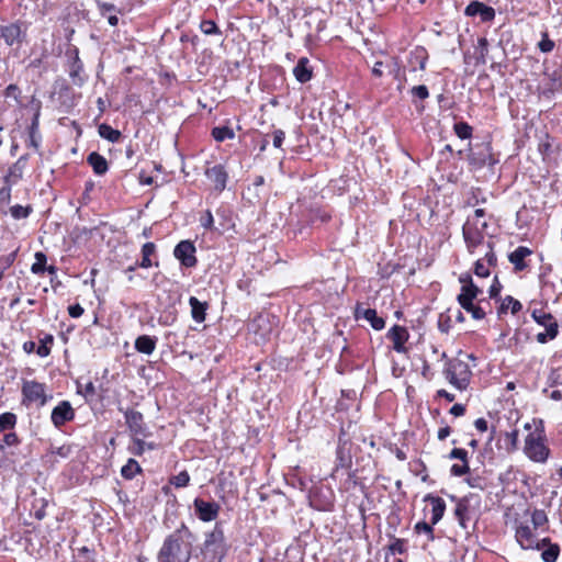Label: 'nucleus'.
Returning <instances> with one entry per match:
<instances>
[{"label": "nucleus", "instance_id": "e2e57ef3", "mask_svg": "<svg viewBox=\"0 0 562 562\" xmlns=\"http://www.w3.org/2000/svg\"><path fill=\"white\" fill-rule=\"evenodd\" d=\"M502 290V284L497 280V278L494 279L493 284L490 286L488 293L491 297H496L499 295Z\"/></svg>", "mask_w": 562, "mask_h": 562}, {"label": "nucleus", "instance_id": "5fc2aeb1", "mask_svg": "<svg viewBox=\"0 0 562 562\" xmlns=\"http://www.w3.org/2000/svg\"><path fill=\"white\" fill-rule=\"evenodd\" d=\"M487 247H488V251L485 254V257L483 258V262L487 263V266H495L496 265V261H497V258H496V255L493 250V244L492 243H487Z\"/></svg>", "mask_w": 562, "mask_h": 562}, {"label": "nucleus", "instance_id": "4d7b16f0", "mask_svg": "<svg viewBox=\"0 0 562 562\" xmlns=\"http://www.w3.org/2000/svg\"><path fill=\"white\" fill-rule=\"evenodd\" d=\"M467 483L470 487L483 490L484 488V481L480 476H469L467 479Z\"/></svg>", "mask_w": 562, "mask_h": 562}, {"label": "nucleus", "instance_id": "0eeeda50", "mask_svg": "<svg viewBox=\"0 0 562 562\" xmlns=\"http://www.w3.org/2000/svg\"><path fill=\"white\" fill-rule=\"evenodd\" d=\"M75 418V411L68 401L59 402L52 411L50 419L55 427L60 428Z\"/></svg>", "mask_w": 562, "mask_h": 562}, {"label": "nucleus", "instance_id": "5701e85b", "mask_svg": "<svg viewBox=\"0 0 562 562\" xmlns=\"http://www.w3.org/2000/svg\"><path fill=\"white\" fill-rule=\"evenodd\" d=\"M189 305L191 307V316L196 323L205 321L207 303L200 302L195 296L189 299Z\"/></svg>", "mask_w": 562, "mask_h": 562}, {"label": "nucleus", "instance_id": "6e6d98bb", "mask_svg": "<svg viewBox=\"0 0 562 562\" xmlns=\"http://www.w3.org/2000/svg\"><path fill=\"white\" fill-rule=\"evenodd\" d=\"M412 93L420 100L427 99L429 95L428 88L424 85L413 87Z\"/></svg>", "mask_w": 562, "mask_h": 562}, {"label": "nucleus", "instance_id": "e433bc0d", "mask_svg": "<svg viewBox=\"0 0 562 562\" xmlns=\"http://www.w3.org/2000/svg\"><path fill=\"white\" fill-rule=\"evenodd\" d=\"M15 424V414L7 412L0 415V432L12 429Z\"/></svg>", "mask_w": 562, "mask_h": 562}, {"label": "nucleus", "instance_id": "09e8293b", "mask_svg": "<svg viewBox=\"0 0 562 562\" xmlns=\"http://www.w3.org/2000/svg\"><path fill=\"white\" fill-rule=\"evenodd\" d=\"M415 531L417 533H426L429 536V539L432 540L434 539V530H432V525L431 524H428L426 521H419L415 525Z\"/></svg>", "mask_w": 562, "mask_h": 562}, {"label": "nucleus", "instance_id": "39448f33", "mask_svg": "<svg viewBox=\"0 0 562 562\" xmlns=\"http://www.w3.org/2000/svg\"><path fill=\"white\" fill-rule=\"evenodd\" d=\"M515 539L522 550H540V540L528 521H516Z\"/></svg>", "mask_w": 562, "mask_h": 562}, {"label": "nucleus", "instance_id": "393cba45", "mask_svg": "<svg viewBox=\"0 0 562 562\" xmlns=\"http://www.w3.org/2000/svg\"><path fill=\"white\" fill-rule=\"evenodd\" d=\"M156 254V245L151 241L145 243L142 247V260L138 263L140 268H150L154 265L158 266V262H153L151 257Z\"/></svg>", "mask_w": 562, "mask_h": 562}, {"label": "nucleus", "instance_id": "c9c22d12", "mask_svg": "<svg viewBox=\"0 0 562 562\" xmlns=\"http://www.w3.org/2000/svg\"><path fill=\"white\" fill-rule=\"evenodd\" d=\"M71 453V447L68 445H63L59 447L52 446L48 451V456L53 459V461H56V457H59L61 459H66Z\"/></svg>", "mask_w": 562, "mask_h": 562}, {"label": "nucleus", "instance_id": "4468645a", "mask_svg": "<svg viewBox=\"0 0 562 562\" xmlns=\"http://www.w3.org/2000/svg\"><path fill=\"white\" fill-rule=\"evenodd\" d=\"M126 425L133 436H146L144 417L140 412L127 409L124 413Z\"/></svg>", "mask_w": 562, "mask_h": 562}, {"label": "nucleus", "instance_id": "6ab92c4d", "mask_svg": "<svg viewBox=\"0 0 562 562\" xmlns=\"http://www.w3.org/2000/svg\"><path fill=\"white\" fill-rule=\"evenodd\" d=\"M541 559L543 562H555L560 555V547L558 543H552L549 538L540 540Z\"/></svg>", "mask_w": 562, "mask_h": 562}, {"label": "nucleus", "instance_id": "2eb2a0df", "mask_svg": "<svg viewBox=\"0 0 562 562\" xmlns=\"http://www.w3.org/2000/svg\"><path fill=\"white\" fill-rule=\"evenodd\" d=\"M465 15L475 16L480 15L483 22L493 21L495 18V10L492 7H488L479 1H472L468 4L464 10Z\"/></svg>", "mask_w": 562, "mask_h": 562}, {"label": "nucleus", "instance_id": "37998d69", "mask_svg": "<svg viewBox=\"0 0 562 562\" xmlns=\"http://www.w3.org/2000/svg\"><path fill=\"white\" fill-rule=\"evenodd\" d=\"M200 30L206 35L221 34L216 23L212 20H204L200 24Z\"/></svg>", "mask_w": 562, "mask_h": 562}, {"label": "nucleus", "instance_id": "79ce46f5", "mask_svg": "<svg viewBox=\"0 0 562 562\" xmlns=\"http://www.w3.org/2000/svg\"><path fill=\"white\" fill-rule=\"evenodd\" d=\"M190 482V475L187 471H181L170 479V483L176 487H186Z\"/></svg>", "mask_w": 562, "mask_h": 562}, {"label": "nucleus", "instance_id": "3c124183", "mask_svg": "<svg viewBox=\"0 0 562 562\" xmlns=\"http://www.w3.org/2000/svg\"><path fill=\"white\" fill-rule=\"evenodd\" d=\"M474 273L480 278H486L490 276L488 266L483 262V259L476 260L474 265Z\"/></svg>", "mask_w": 562, "mask_h": 562}, {"label": "nucleus", "instance_id": "ea45409f", "mask_svg": "<svg viewBox=\"0 0 562 562\" xmlns=\"http://www.w3.org/2000/svg\"><path fill=\"white\" fill-rule=\"evenodd\" d=\"M138 436H135V438L133 439L132 441V445L130 446V451L133 453V454H136V456H140L144 453L145 451V447L147 446L148 449H154V445L153 443H146L145 441H143L142 439L137 438Z\"/></svg>", "mask_w": 562, "mask_h": 562}, {"label": "nucleus", "instance_id": "de8ad7c7", "mask_svg": "<svg viewBox=\"0 0 562 562\" xmlns=\"http://www.w3.org/2000/svg\"><path fill=\"white\" fill-rule=\"evenodd\" d=\"M405 550V541L403 539L394 538L392 543L389 546V551L392 554H403Z\"/></svg>", "mask_w": 562, "mask_h": 562}, {"label": "nucleus", "instance_id": "0e129e2a", "mask_svg": "<svg viewBox=\"0 0 562 562\" xmlns=\"http://www.w3.org/2000/svg\"><path fill=\"white\" fill-rule=\"evenodd\" d=\"M465 413V407L462 404H454L450 408V414H452L456 417L462 416Z\"/></svg>", "mask_w": 562, "mask_h": 562}, {"label": "nucleus", "instance_id": "f8f14e48", "mask_svg": "<svg viewBox=\"0 0 562 562\" xmlns=\"http://www.w3.org/2000/svg\"><path fill=\"white\" fill-rule=\"evenodd\" d=\"M355 317L356 319H366L375 330H381L385 326V321L378 316L375 310L366 308L361 304H357L355 308Z\"/></svg>", "mask_w": 562, "mask_h": 562}, {"label": "nucleus", "instance_id": "dca6fc26", "mask_svg": "<svg viewBox=\"0 0 562 562\" xmlns=\"http://www.w3.org/2000/svg\"><path fill=\"white\" fill-rule=\"evenodd\" d=\"M205 176L214 183V189L222 192L227 182V172L222 165H215L205 170Z\"/></svg>", "mask_w": 562, "mask_h": 562}, {"label": "nucleus", "instance_id": "49530a36", "mask_svg": "<svg viewBox=\"0 0 562 562\" xmlns=\"http://www.w3.org/2000/svg\"><path fill=\"white\" fill-rule=\"evenodd\" d=\"M538 47L542 53H550L554 48V42L549 38L548 33H543L541 41L538 43Z\"/></svg>", "mask_w": 562, "mask_h": 562}, {"label": "nucleus", "instance_id": "864d4df0", "mask_svg": "<svg viewBox=\"0 0 562 562\" xmlns=\"http://www.w3.org/2000/svg\"><path fill=\"white\" fill-rule=\"evenodd\" d=\"M450 459H458L462 463H468V451L462 448H454L449 453Z\"/></svg>", "mask_w": 562, "mask_h": 562}, {"label": "nucleus", "instance_id": "a211bd4d", "mask_svg": "<svg viewBox=\"0 0 562 562\" xmlns=\"http://www.w3.org/2000/svg\"><path fill=\"white\" fill-rule=\"evenodd\" d=\"M425 502H429L431 504V525L438 524L443 517L446 510V503L439 496H434L428 494L425 496Z\"/></svg>", "mask_w": 562, "mask_h": 562}, {"label": "nucleus", "instance_id": "052dcab7", "mask_svg": "<svg viewBox=\"0 0 562 562\" xmlns=\"http://www.w3.org/2000/svg\"><path fill=\"white\" fill-rule=\"evenodd\" d=\"M284 137H285V134L282 130H276L273 132V146L276 148H280L282 146Z\"/></svg>", "mask_w": 562, "mask_h": 562}, {"label": "nucleus", "instance_id": "72a5a7b5", "mask_svg": "<svg viewBox=\"0 0 562 562\" xmlns=\"http://www.w3.org/2000/svg\"><path fill=\"white\" fill-rule=\"evenodd\" d=\"M548 522V516L546 514L544 510L542 509H535L532 513H531V524L530 526L533 528V529H539V528H542L547 525Z\"/></svg>", "mask_w": 562, "mask_h": 562}, {"label": "nucleus", "instance_id": "4be33fe9", "mask_svg": "<svg viewBox=\"0 0 562 562\" xmlns=\"http://www.w3.org/2000/svg\"><path fill=\"white\" fill-rule=\"evenodd\" d=\"M21 35V27L18 23L9 25H0V37L4 40L8 45L14 44Z\"/></svg>", "mask_w": 562, "mask_h": 562}, {"label": "nucleus", "instance_id": "7ed1b4c3", "mask_svg": "<svg viewBox=\"0 0 562 562\" xmlns=\"http://www.w3.org/2000/svg\"><path fill=\"white\" fill-rule=\"evenodd\" d=\"M547 436L544 428L540 423L525 439L524 452L533 462L544 463L549 456L550 449L546 443Z\"/></svg>", "mask_w": 562, "mask_h": 562}, {"label": "nucleus", "instance_id": "58836bf2", "mask_svg": "<svg viewBox=\"0 0 562 562\" xmlns=\"http://www.w3.org/2000/svg\"><path fill=\"white\" fill-rule=\"evenodd\" d=\"M488 52V42L485 37H480L477 41L476 46V61L479 64H485L486 63V55Z\"/></svg>", "mask_w": 562, "mask_h": 562}, {"label": "nucleus", "instance_id": "bb28decb", "mask_svg": "<svg viewBox=\"0 0 562 562\" xmlns=\"http://www.w3.org/2000/svg\"><path fill=\"white\" fill-rule=\"evenodd\" d=\"M38 116L40 113L37 112L34 115V119L32 120L31 126L29 128V146L33 147L36 150L40 148V144L42 140L41 134L38 132Z\"/></svg>", "mask_w": 562, "mask_h": 562}, {"label": "nucleus", "instance_id": "69168bd1", "mask_svg": "<svg viewBox=\"0 0 562 562\" xmlns=\"http://www.w3.org/2000/svg\"><path fill=\"white\" fill-rule=\"evenodd\" d=\"M474 426L481 432H484L487 430V422L484 418H477L474 422Z\"/></svg>", "mask_w": 562, "mask_h": 562}, {"label": "nucleus", "instance_id": "13d9d810", "mask_svg": "<svg viewBox=\"0 0 562 562\" xmlns=\"http://www.w3.org/2000/svg\"><path fill=\"white\" fill-rule=\"evenodd\" d=\"M200 223L204 228H212L214 220L211 211L205 212V214L200 218Z\"/></svg>", "mask_w": 562, "mask_h": 562}, {"label": "nucleus", "instance_id": "9b49d317", "mask_svg": "<svg viewBox=\"0 0 562 562\" xmlns=\"http://www.w3.org/2000/svg\"><path fill=\"white\" fill-rule=\"evenodd\" d=\"M204 547L206 552H212L214 558L224 555V535L221 529L215 528L206 536Z\"/></svg>", "mask_w": 562, "mask_h": 562}, {"label": "nucleus", "instance_id": "423d86ee", "mask_svg": "<svg viewBox=\"0 0 562 562\" xmlns=\"http://www.w3.org/2000/svg\"><path fill=\"white\" fill-rule=\"evenodd\" d=\"M22 395L26 405L36 403L44 406L47 401L45 385L36 381H25L22 385Z\"/></svg>", "mask_w": 562, "mask_h": 562}, {"label": "nucleus", "instance_id": "c03bdc74", "mask_svg": "<svg viewBox=\"0 0 562 562\" xmlns=\"http://www.w3.org/2000/svg\"><path fill=\"white\" fill-rule=\"evenodd\" d=\"M15 260V252H11L0 257V280L5 270H8Z\"/></svg>", "mask_w": 562, "mask_h": 562}, {"label": "nucleus", "instance_id": "a878e982", "mask_svg": "<svg viewBox=\"0 0 562 562\" xmlns=\"http://www.w3.org/2000/svg\"><path fill=\"white\" fill-rule=\"evenodd\" d=\"M156 348V338L143 335L135 340V349L145 355H151Z\"/></svg>", "mask_w": 562, "mask_h": 562}, {"label": "nucleus", "instance_id": "ddd939ff", "mask_svg": "<svg viewBox=\"0 0 562 562\" xmlns=\"http://www.w3.org/2000/svg\"><path fill=\"white\" fill-rule=\"evenodd\" d=\"M409 335L405 327L394 325L387 331V338L393 342V349L398 353L406 352L405 342Z\"/></svg>", "mask_w": 562, "mask_h": 562}, {"label": "nucleus", "instance_id": "6e6552de", "mask_svg": "<svg viewBox=\"0 0 562 562\" xmlns=\"http://www.w3.org/2000/svg\"><path fill=\"white\" fill-rule=\"evenodd\" d=\"M193 505L198 518L204 522L215 520L221 509L217 503L205 502L201 498H195Z\"/></svg>", "mask_w": 562, "mask_h": 562}, {"label": "nucleus", "instance_id": "2f4dec72", "mask_svg": "<svg viewBox=\"0 0 562 562\" xmlns=\"http://www.w3.org/2000/svg\"><path fill=\"white\" fill-rule=\"evenodd\" d=\"M212 136L216 142H223L225 139H233L235 137V133L231 127L217 126L212 130Z\"/></svg>", "mask_w": 562, "mask_h": 562}, {"label": "nucleus", "instance_id": "603ef678", "mask_svg": "<svg viewBox=\"0 0 562 562\" xmlns=\"http://www.w3.org/2000/svg\"><path fill=\"white\" fill-rule=\"evenodd\" d=\"M470 470L469 463H456L451 467L450 473L453 476H462Z\"/></svg>", "mask_w": 562, "mask_h": 562}, {"label": "nucleus", "instance_id": "680f3d73", "mask_svg": "<svg viewBox=\"0 0 562 562\" xmlns=\"http://www.w3.org/2000/svg\"><path fill=\"white\" fill-rule=\"evenodd\" d=\"M68 314L74 318L80 317L83 314V307L80 304L70 305Z\"/></svg>", "mask_w": 562, "mask_h": 562}, {"label": "nucleus", "instance_id": "aec40b11", "mask_svg": "<svg viewBox=\"0 0 562 562\" xmlns=\"http://www.w3.org/2000/svg\"><path fill=\"white\" fill-rule=\"evenodd\" d=\"M482 291L476 286L474 283L464 284L461 288V292L459 293L457 300L460 306H469L470 303H473V301L477 297V295Z\"/></svg>", "mask_w": 562, "mask_h": 562}, {"label": "nucleus", "instance_id": "a19ab883", "mask_svg": "<svg viewBox=\"0 0 562 562\" xmlns=\"http://www.w3.org/2000/svg\"><path fill=\"white\" fill-rule=\"evenodd\" d=\"M454 133L461 139H468L472 136V127L465 122L456 123L453 126Z\"/></svg>", "mask_w": 562, "mask_h": 562}, {"label": "nucleus", "instance_id": "cd10ccee", "mask_svg": "<svg viewBox=\"0 0 562 562\" xmlns=\"http://www.w3.org/2000/svg\"><path fill=\"white\" fill-rule=\"evenodd\" d=\"M521 307L522 305L518 300L514 299L510 295H507L499 306L498 314H505L507 313L508 310H510L512 314L515 315L521 310Z\"/></svg>", "mask_w": 562, "mask_h": 562}, {"label": "nucleus", "instance_id": "8fccbe9b", "mask_svg": "<svg viewBox=\"0 0 562 562\" xmlns=\"http://www.w3.org/2000/svg\"><path fill=\"white\" fill-rule=\"evenodd\" d=\"M10 213L14 218L20 220V218L27 217L30 214V210H29V207H24V206L18 204V205H13L10 209Z\"/></svg>", "mask_w": 562, "mask_h": 562}, {"label": "nucleus", "instance_id": "473e14b6", "mask_svg": "<svg viewBox=\"0 0 562 562\" xmlns=\"http://www.w3.org/2000/svg\"><path fill=\"white\" fill-rule=\"evenodd\" d=\"M54 342V337L49 334H46L43 338L40 339V345L36 349V353L41 358H45L50 353V347Z\"/></svg>", "mask_w": 562, "mask_h": 562}, {"label": "nucleus", "instance_id": "1a4fd4ad", "mask_svg": "<svg viewBox=\"0 0 562 562\" xmlns=\"http://www.w3.org/2000/svg\"><path fill=\"white\" fill-rule=\"evenodd\" d=\"M175 257L187 268L194 267L196 265L195 247L189 240L180 241L173 250Z\"/></svg>", "mask_w": 562, "mask_h": 562}, {"label": "nucleus", "instance_id": "7c9ffc66", "mask_svg": "<svg viewBox=\"0 0 562 562\" xmlns=\"http://www.w3.org/2000/svg\"><path fill=\"white\" fill-rule=\"evenodd\" d=\"M531 317L535 319L537 324L543 326L546 330H548V324L557 323L550 313H546L542 310H533L531 313Z\"/></svg>", "mask_w": 562, "mask_h": 562}, {"label": "nucleus", "instance_id": "338daca9", "mask_svg": "<svg viewBox=\"0 0 562 562\" xmlns=\"http://www.w3.org/2000/svg\"><path fill=\"white\" fill-rule=\"evenodd\" d=\"M36 344L32 340H29V341H25L23 344V350L26 352V353H32V352H36Z\"/></svg>", "mask_w": 562, "mask_h": 562}, {"label": "nucleus", "instance_id": "4c0bfd02", "mask_svg": "<svg viewBox=\"0 0 562 562\" xmlns=\"http://www.w3.org/2000/svg\"><path fill=\"white\" fill-rule=\"evenodd\" d=\"M46 255L42 251L35 254V262L31 267L34 274H41L46 270Z\"/></svg>", "mask_w": 562, "mask_h": 562}, {"label": "nucleus", "instance_id": "f257e3e1", "mask_svg": "<svg viewBox=\"0 0 562 562\" xmlns=\"http://www.w3.org/2000/svg\"><path fill=\"white\" fill-rule=\"evenodd\" d=\"M192 554V533L181 524L166 537L157 553V562H189Z\"/></svg>", "mask_w": 562, "mask_h": 562}, {"label": "nucleus", "instance_id": "a18cd8bd", "mask_svg": "<svg viewBox=\"0 0 562 562\" xmlns=\"http://www.w3.org/2000/svg\"><path fill=\"white\" fill-rule=\"evenodd\" d=\"M462 308L471 313L472 317L477 321L483 319L486 315L485 311L481 306L473 303H470L469 306H462Z\"/></svg>", "mask_w": 562, "mask_h": 562}, {"label": "nucleus", "instance_id": "c756f323", "mask_svg": "<svg viewBox=\"0 0 562 562\" xmlns=\"http://www.w3.org/2000/svg\"><path fill=\"white\" fill-rule=\"evenodd\" d=\"M140 471L138 462L134 459H128L126 464L122 467L121 474L124 479L132 480Z\"/></svg>", "mask_w": 562, "mask_h": 562}, {"label": "nucleus", "instance_id": "9d476101", "mask_svg": "<svg viewBox=\"0 0 562 562\" xmlns=\"http://www.w3.org/2000/svg\"><path fill=\"white\" fill-rule=\"evenodd\" d=\"M452 501L456 502L454 516L458 520L459 526L463 530H468V522L472 519V508L470 505L469 497L457 498L451 496Z\"/></svg>", "mask_w": 562, "mask_h": 562}, {"label": "nucleus", "instance_id": "c85d7f7f", "mask_svg": "<svg viewBox=\"0 0 562 562\" xmlns=\"http://www.w3.org/2000/svg\"><path fill=\"white\" fill-rule=\"evenodd\" d=\"M98 132L102 138L111 143H116L121 138V132L112 128L110 125L105 123L99 125Z\"/></svg>", "mask_w": 562, "mask_h": 562}, {"label": "nucleus", "instance_id": "bf43d9fd", "mask_svg": "<svg viewBox=\"0 0 562 562\" xmlns=\"http://www.w3.org/2000/svg\"><path fill=\"white\" fill-rule=\"evenodd\" d=\"M3 443L7 447L16 446L19 443V438L15 432H8L3 437Z\"/></svg>", "mask_w": 562, "mask_h": 562}, {"label": "nucleus", "instance_id": "f704fd0d", "mask_svg": "<svg viewBox=\"0 0 562 562\" xmlns=\"http://www.w3.org/2000/svg\"><path fill=\"white\" fill-rule=\"evenodd\" d=\"M558 333H559L558 323H550V324H548V330H546V333H539L537 335V340L540 344H544L548 341V339H554L558 336Z\"/></svg>", "mask_w": 562, "mask_h": 562}, {"label": "nucleus", "instance_id": "f3484780", "mask_svg": "<svg viewBox=\"0 0 562 562\" xmlns=\"http://www.w3.org/2000/svg\"><path fill=\"white\" fill-rule=\"evenodd\" d=\"M531 254L532 251L528 247L519 246L508 255V260L516 271H522L527 268L525 259Z\"/></svg>", "mask_w": 562, "mask_h": 562}, {"label": "nucleus", "instance_id": "412c9836", "mask_svg": "<svg viewBox=\"0 0 562 562\" xmlns=\"http://www.w3.org/2000/svg\"><path fill=\"white\" fill-rule=\"evenodd\" d=\"M88 164L92 167L93 172L103 176L108 172L109 165L106 159L97 151H92L87 157Z\"/></svg>", "mask_w": 562, "mask_h": 562}, {"label": "nucleus", "instance_id": "b1692460", "mask_svg": "<svg viewBox=\"0 0 562 562\" xmlns=\"http://www.w3.org/2000/svg\"><path fill=\"white\" fill-rule=\"evenodd\" d=\"M307 58H301L293 69L294 77L301 83H305L312 78V70L307 67Z\"/></svg>", "mask_w": 562, "mask_h": 562}, {"label": "nucleus", "instance_id": "f03ea898", "mask_svg": "<svg viewBox=\"0 0 562 562\" xmlns=\"http://www.w3.org/2000/svg\"><path fill=\"white\" fill-rule=\"evenodd\" d=\"M487 225L483 209H476L472 215L468 216L462 226V235L470 254H474L475 249L483 244Z\"/></svg>", "mask_w": 562, "mask_h": 562}, {"label": "nucleus", "instance_id": "20e7f679", "mask_svg": "<svg viewBox=\"0 0 562 562\" xmlns=\"http://www.w3.org/2000/svg\"><path fill=\"white\" fill-rule=\"evenodd\" d=\"M443 374L451 385L462 391L468 387L472 372L467 362L454 359L447 362Z\"/></svg>", "mask_w": 562, "mask_h": 562}, {"label": "nucleus", "instance_id": "774afa93", "mask_svg": "<svg viewBox=\"0 0 562 562\" xmlns=\"http://www.w3.org/2000/svg\"><path fill=\"white\" fill-rule=\"evenodd\" d=\"M18 92H19V88L15 85H10L5 89V95L8 98L13 97L14 99H18V94H16Z\"/></svg>", "mask_w": 562, "mask_h": 562}]
</instances>
